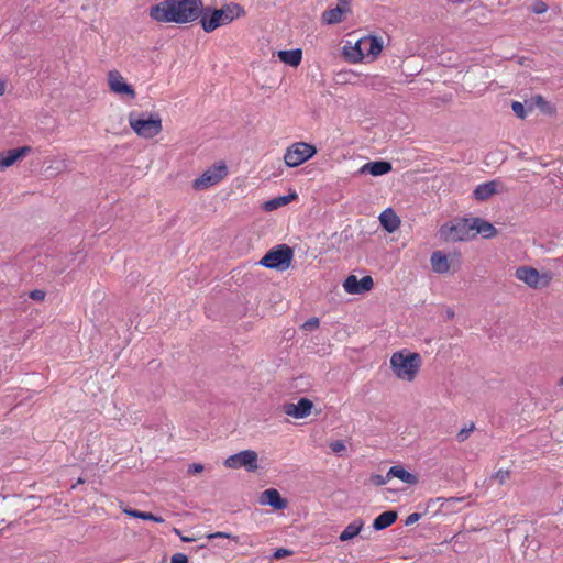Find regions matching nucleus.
I'll list each match as a JSON object with an SVG mask.
<instances>
[{
	"label": "nucleus",
	"instance_id": "obj_1",
	"mask_svg": "<svg viewBox=\"0 0 563 563\" xmlns=\"http://www.w3.org/2000/svg\"><path fill=\"white\" fill-rule=\"evenodd\" d=\"M202 14V0H162L150 8V18L159 23L187 24Z\"/></svg>",
	"mask_w": 563,
	"mask_h": 563
},
{
	"label": "nucleus",
	"instance_id": "obj_2",
	"mask_svg": "<svg viewBox=\"0 0 563 563\" xmlns=\"http://www.w3.org/2000/svg\"><path fill=\"white\" fill-rule=\"evenodd\" d=\"M243 13L244 11L242 7L233 2L223 5L221 9L203 7V14L200 16V24L205 32L211 33L218 27L231 23Z\"/></svg>",
	"mask_w": 563,
	"mask_h": 563
},
{
	"label": "nucleus",
	"instance_id": "obj_3",
	"mask_svg": "<svg viewBox=\"0 0 563 563\" xmlns=\"http://www.w3.org/2000/svg\"><path fill=\"white\" fill-rule=\"evenodd\" d=\"M390 367L397 378L412 382L421 367V356L406 350L395 352L390 357Z\"/></svg>",
	"mask_w": 563,
	"mask_h": 563
},
{
	"label": "nucleus",
	"instance_id": "obj_4",
	"mask_svg": "<svg viewBox=\"0 0 563 563\" xmlns=\"http://www.w3.org/2000/svg\"><path fill=\"white\" fill-rule=\"evenodd\" d=\"M383 51V40L374 35H367L360 38L353 46H345L344 54L352 63H358L363 59L375 60Z\"/></svg>",
	"mask_w": 563,
	"mask_h": 563
},
{
	"label": "nucleus",
	"instance_id": "obj_5",
	"mask_svg": "<svg viewBox=\"0 0 563 563\" xmlns=\"http://www.w3.org/2000/svg\"><path fill=\"white\" fill-rule=\"evenodd\" d=\"M129 124L133 132L143 139H153L163 130V121L157 112H130Z\"/></svg>",
	"mask_w": 563,
	"mask_h": 563
},
{
	"label": "nucleus",
	"instance_id": "obj_6",
	"mask_svg": "<svg viewBox=\"0 0 563 563\" xmlns=\"http://www.w3.org/2000/svg\"><path fill=\"white\" fill-rule=\"evenodd\" d=\"M440 235L448 242L470 241L475 238L472 219H457L445 223L440 229Z\"/></svg>",
	"mask_w": 563,
	"mask_h": 563
},
{
	"label": "nucleus",
	"instance_id": "obj_7",
	"mask_svg": "<svg viewBox=\"0 0 563 563\" xmlns=\"http://www.w3.org/2000/svg\"><path fill=\"white\" fill-rule=\"evenodd\" d=\"M228 175V166L220 161L208 167L198 178L192 181L195 190H205L220 183Z\"/></svg>",
	"mask_w": 563,
	"mask_h": 563
},
{
	"label": "nucleus",
	"instance_id": "obj_8",
	"mask_svg": "<svg viewBox=\"0 0 563 563\" xmlns=\"http://www.w3.org/2000/svg\"><path fill=\"white\" fill-rule=\"evenodd\" d=\"M515 276L518 280L534 289L548 287L552 280V273H540L531 266L518 267L515 272Z\"/></svg>",
	"mask_w": 563,
	"mask_h": 563
},
{
	"label": "nucleus",
	"instance_id": "obj_9",
	"mask_svg": "<svg viewBox=\"0 0 563 563\" xmlns=\"http://www.w3.org/2000/svg\"><path fill=\"white\" fill-rule=\"evenodd\" d=\"M316 153L317 148L313 145L306 142H296L284 154V163L289 167H296L307 162Z\"/></svg>",
	"mask_w": 563,
	"mask_h": 563
},
{
	"label": "nucleus",
	"instance_id": "obj_10",
	"mask_svg": "<svg viewBox=\"0 0 563 563\" xmlns=\"http://www.w3.org/2000/svg\"><path fill=\"white\" fill-rule=\"evenodd\" d=\"M430 264L432 271L437 274H446L451 269L455 272L461 266L460 254L449 256L442 251H434L430 256Z\"/></svg>",
	"mask_w": 563,
	"mask_h": 563
},
{
	"label": "nucleus",
	"instance_id": "obj_11",
	"mask_svg": "<svg viewBox=\"0 0 563 563\" xmlns=\"http://www.w3.org/2000/svg\"><path fill=\"white\" fill-rule=\"evenodd\" d=\"M257 460L258 455L255 451L243 450L227 457L224 465L229 468L244 467L247 472H255L258 468Z\"/></svg>",
	"mask_w": 563,
	"mask_h": 563
},
{
	"label": "nucleus",
	"instance_id": "obj_12",
	"mask_svg": "<svg viewBox=\"0 0 563 563\" xmlns=\"http://www.w3.org/2000/svg\"><path fill=\"white\" fill-rule=\"evenodd\" d=\"M108 85L109 89L120 96H129L130 99H134L136 97V92L131 85H129L120 71L110 70L108 73Z\"/></svg>",
	"mask_w": 563,
	"mask_h": 563
},
{
	"label": "nucleus",
	"instance_id": "obj_13",
	"mask_svg": "<svg viewBox=\"0 0 563 563\" xmlns=\"http://www.w3.org/2000/svg\"><path fill=\"white\" fill-rule=\"evenodd\" d=\"M373 287L374 280L369 275L361 279L355 275H349L343 282V288L350 295H362L372 290Z\"/></svg>",
	"mask_w": 563,
	"mask_h": 563
},
{
	"label": "nucleus",
	"instance_id": "obj_14",
	"mask_svg": "<svg viewBox=\"0 0 563 563\" xmlns=\"http://www.w3.org/2000/svg\"><path fill=\"white\" fill-rule=\"evenodd\" d=\"M313 404L308 398H300L297 404L284 405V412L296 419H303L311 413Z\"/></svg>",
	"mask_w": 563,
	"mask_h": 563
},
{
	"label": "nucleus",
	"instance_id": "obj_15",
	"mask_svg": "<svg viewBox=\"0 0 563 563\" xmlns=\"http://www.w3.org/2000/svg\"><path fill=\"white\" fill-rule=\"evenodd\" d=\"M501 188V183L499 180H490L484 184L476 186L473 191V197L477 201H485L489 199L492 196L498 194Z\"/></svg>",
	"mask_w": 563,
	"mask_h": 563
},
{
	"label": "nucleus",
	"instance_id": "obj_16",
	"mask_svg": "<svg viewBox=\"0 0 563 563\" xmlns=\"http://www.w3.org/2000/svg\"><path fill=\"white\" fill-rule=\"evenodd\" d=\"M31 152L30 146H22L0 153V170L13 165L19 158Z\"/></svg>",
	"mask_w": 563,
	"mask_h": 563
},
{
	"label": "nucleus",
	"instance_id": "obj_17",
	"mask_svg": "<svg viewBox=\"0 0 563 563\" xmlns=\"http://www.w3.org/2000/svg\"><path fill=\"white\" fill-rule=\"evenodd\" d=\"M351 13V8L336 5L335 8L325 10L321 15L323 24L333 25L341 23L345 14Z\"/></svg>",
	"mask_w": 563,
	"mask_h": 563
},
{
	"label": "nucleus",
	"instance_id": "obj_18",
	"mask_svg": "<svg viewBox=\"0 0 563 563\" xmlns=\"http://www.w3.org/2000/svg\"><path fill=\"white\" fill-rule=\"evenodd\" d=\"M258 264L266 268L279 269L282 267V244L274 246L267 252Z\"/></svg>",
	"mask_w": 563,
	"mask_h": 563
},
{
	"label": "nucleus",
	"instance_id": "obj_19",
	"mask_svg": "<svg viewBox=\"0 0 563 563\" xmlns=\"http://www.w3.org/2000/svg\"><path fill=\"white\" fill-rule=\"evenodd\" d=\"M391 170V164L386 161H375L364 164L360 168V174H371L373 176H382Z\"/></svg>",
	"mask_w": 563,
	"mask_h": 563
},
{
	"label": "nucleus",
	"instance_id": "obj_20",
	"mask_svg": "<svg viewBox=\"0 0 563 563\" xmlns=\"http://www.w3.org/2000/svg\"><path fill=\"white\" fill-rule=\"evenodd\" d=\"M472 227L473 232H475V236L481 234L485 239H490L497 234L496 228L490 222L481 218H473Z\"/></svg>",
	"mask_w": 563,
	"mask_h": 563
},
{
	"label": "nucleus",
	"instance_id": "obj_21",
	"mask_svg": "<svg viewBox=\"0 0 563 563\" xmlns=\"http://www.w3.org/2000/svg\"><path fill=\"white\" fill-rule=\"evenodd\" d=\"M379 221L382 227L389 233L395 232L400 225L399 217L390 208L380 213Z\"/></svg>",
	"mask_w": 563,
	"mask_h": 563
},
{
	"label": "nucleus",
	"instance_id": "obj_22",
	"mask_svg": "<svg viewBox=\"0 0 563 563\" xmlns=\"http://www.w3.org/2000/svg\"><path fill=\"white\" fill-rule=\"evenodd\" d=\"M258 501L261 505H268L277 510L282 509V496L275 488L264 490L261 494Z\"/></svg>",
	"mask_w": 563,
	"mask_h": 563
},
{
	"label": "nucleus",
	"instance_id": "obj_23",
	"mask_svg": "<svg viewBox=\"0 0 563 563\" xmlns=\"http://www.w3.org/2000/svg\"><path fill=\"white\" fill-rule=\"evenodd\" d=\"M397 520V512L393 510L384 511L374 519L373 528L383 530L391 526Z\"/></svg>",
	"mask_w": 563,
	"mask_h": 563
},
{
	"label": "nucleus",
	"instance_id": "obj_24",
	"mask_svg": "<svg viewBox=\"0 0 563 563\" xmlns=\"http://www.w3.org/2000/svg\"><path fill=\"white\" fill-rule=\"evenodd\" d=\"M389 476L393 478V477H396V478H399L400 481H402L404 483L406 484H409V485H415L418 483V477L406 471L404 467L401 466H391L389 468Z\"/></svg>",
	"mask_w": 563,
	"mask_h": 563
},
{
	"label": "nucleus",
	"instance_id": "obj_25",
	"mask_svg": "<svg viewBox=\"0 0 563 563\" xmlns=\"http://www.w3.org/2000/svg\"><path fill=\"white\" fill-rule=\"evenodd\" d=\"M364 521L362 519H355L351 523H349L345 529L341 532L339 539L340 541H349L356 537L363 529Z\"/></svg>",
	"mask_w": 563,
	"mask_h": 563
},
{
	"label": "nucleus",
	"instance_id": "obj_26",
	"mask_svg": "<svg viewBox=\"0 0 563 563\" xmlns=\"http://www.w3.org/2000/svg\"><path fill=\"white\" fill-rule=\"evenodd\" d=\"M260 49L262 52L263 57L267 58L271 62H275V57L277 56L282 59V49L278 47H274L271 43V40L263 37L260 43Z\"/></svg>",
	"mask_w": 563,
	"mask_h": 563
},
{
	"label": "nucleus",
	"instance_id": "obj_27",
	"mask_svg": "<svg viewBox=\"0 0 563 563\" xmlns=\"http://www.w3.org/2000/svg\"><path fill=\"white\" fill-rule=\"evenodd\" d=\"M302 59L301 48L284 51V64L297 67Z\"/></svg>",
	"mask_w": 563,
	"mask_h": 563
},
{
	"label": "nucleus",
	"instance_id": "obj_28",
	"mask_svg": "<svg viewBox=\"0 0 563 563\" xmlns=\"http://www.w3.org/2000/svg\"><path fill=\"white\" fill-rule=\"evenodd\" d=\"M124 514L131 516L133 518H139L142 520H151L157 523L164 522V518L153 515L152 512H144L136 509H124Z\"/></svg>",
	"mask_w": 563,
	"mask_h": 563
},
{
	"label": "nucleus",
	"instance_id": "obj_29",
	"mask_svg": "<svg viewBox=\"0 0 563 563\" xmlns=\"http://www.w3.org/2000/svg\"><path fill=\"white\" fill-rule=\"evenodd\" d=\"M329 448L335 454L342 455L346 451V444L343 440H334L329 443Z\"/></svg>",
	"mask_w": 563,
	"mask_h": 563
},
{
	"label": "nucleus",
	"instance_id": "obj_30",
	"mask_svg": "<svg viewBox=\"0 0 563 563\" xmlns=\"http://www.w3.org/2000/svg\"><path fill=\"white\" fill-rule=\"evenodd\" d=\"M282 206V196L275 197L271 200H267L263 203V209L265 211H273Z\"/></svg>",
	"mask_w": 563,
	"mask_h": 563
},
{
	"label": "nucleus",
	"instance_id": "obj_31",
	"mask_svg": "<svg viewBox=\"0 0 563 563\" xmlns=\"http://www.w3.org/2000/svg\"><path fill=\"white\" fill-rule=\"evenodd\" d=\"M391 477L389 476V471L387 472V474L384 476V475H380V474H374L371 476V483L376 485V486H383L385 485Z\"/></svg>",
	"mask_w": 563,
	"mask_h": 563
},
{
	"label": "nucleus",
	"instance_id": "obj_32",
	"mask_svg": "<svg viewBox=\"0 0 563 563\" xmlns=\"http://www.w3.org/2000/svg\"><path fill=\"white\" fill-rule=\"evenodd\" d=\"M53 169L55 174L62 173L67 169V162L66 159H57L53 162L52 165L47 167V170Z\"/></svg>",
	"mask_w": 563,
	"mask_h": 563
},
{
	"label": "nucleus",
	"instance_id": "obj_33",
	"mask_svg": "<svg viewBox=\"0 0 563 563\" xmlns=\"http://www.w3.org/2000/svg\"><path fill=\"white\" fill-rule=\"evenodd\" d=\"M474 429V423H471L470 427L461 429L460 432L456 434V440L459 442H464L465 440L468 439L470 434L473 432Z\"/></svg>",
	"mask_w": 563,
	"mask_h": 563
},
{
	"label": "nucleus",
	"instance_id": "obj_34",
	"mask_svg": "<svg viewBox=\"0 0 563 563\" xmlns=\"http://www.w3.org/2000/svg\"><path fill=\"white\" fill-rule=\"evenodd\" d=\"M294 251L290 246L284 244V271L287 269L292 261Z\"/></svg>",
	"mask_w": 563,
	"mask_h": 563
},
{
	"label": "nucleus",
	"instance_id": "obj_35",
	"mask_svg": "<svg viewBox=\"0 0 563 563\" xmlns=\"http://www.w3.org/2000/svg\"><path fill=\"white\" fill-rule=\"evenodd\" d=\"M511 109L512 111L515 112V114L520 118V119H525L526 118V109H525V106L519 102V101H514L512 104H511Z\"/></svg>",
	"mask_w": 563,
	"mask_h": 563
},
{
	"label": "nucleus",
	"instance_id": "obj_36",
	"mask_svg": "<svg viewBox=\"0 0 563 563\" xmlns=\"http://www.w3.org/2000/svg\"><path fill=\"white\" fill-rule=\"evenodd\" d=\"M320 325V320L317 317H312L302 324V329L307 331H313Z\"/></svg>",
	"mask_w": 563,
	"mask_h": 563
},
{
	"label": "nucleus",
	"instance_id": "obj_37",
	"mask_svg": "<svg viewBox=\"0 0 563 563\" xmlns=\"http://www.w3.org/2000/svg\"><path fill=\"white\" fill-rule=\"evenodd\" d=\"M510 476V473L509 471H506V470H499L497 471L493 477L499 483V484H504L506 483V481L509 478Z\"/></svg>",
	"mask_w": 563,
	"mask_h": 563
},
{
	"label": "nucleus",
	"instance_id": "obj_38",
	"mask_svg": "<svg viewBox=\"0 0 563 563\" xmlns=\"http://www.w3.org/2000/svg\"><path fill=\"white\" fill-rule=\"evenodd\" d=\"M548 10V5L545 2L543 1H536L532 7H531V11L536 14H541V13H544L547 12Z\"/></svg>",
	"mask_w": 563,
	"mask_h": 563
},
{
	"label": "nucleus",
	"instance_id": "obj_39",
	"mask_svg": "<svg viewBox=\"0 0 563 563\" xmlns=\"http://www.w3.org/2000/svg\"><path fill=\"white\" fill-rule=\"evenodd\" d=\"M46 292L42 289H34L29 292V297L35 301H43L45 299Z\"/></svg>",
	"mask_w": 563,
	"mask_h": 563
},
{
	"label": "nucleus",
	"instance_id": "obj_40",
	"mask_svg": "<svg viewBox=\"0 0 563 563\" xmlns=\"http://www.w3.org/2000/svg\"><path fill=\"white\" fill-rule=\"evenodd\" d=\"M421 518V515L419 512H412L410 514L406 520H405V525L406 526H410V525H413L416 523L419 519Z\"/></svg>",
	"mask_w": 563,
	"mask_h": 563
},
{
	"label": "nucleus",
	"instance_id": "obj_41",
	"mask_svg": "<svg viewBox=\"0 0 563 563\" xmlns=\"http://www.w3.org/2000/svg\"><path fill=\"white\" fill-rule=\"evenodd\" d=\"M203 465L200 463H192L188 466V473L190 474H197L201 473L203 471Z\"/></svg>",
	"mask_w": 563,
	"mask_h": 563
},
{
	"label": "nucleus",
	"instance_id": "obj_42",
	"mask_svg": "<svg viewBox=\"0 0 563 563\" xmlns=\"http://www.w3.org/2000/svg\"><path fill=\"white\" fill-rule=\"evenodd\" d=\"M216 538H232V536L228 532H222V531H219V532H214V533H210L207 536V539H216Z\"/></svg>",
	"mask_w": 563,
	"mask_h": 563
},
{
	"label": "nucleus",
	"instance_id": "obj_43",
	"mask_svg": "<svg viewBox=\"0 0 563 563\" xmlns=\"http://www.w3.org/2000/svg\"><path fill=\"white\" fill-rule=\"evenodd\" d=\"M297 198V194L292 190L288 192V195H284V206L294 201Z\"/></svg>",
	"mask_w": 563,
	"mask_h": 563
},
{
	"label": "nucleus",
	"instance_id": "obj_44",
	"mask_svg": "<svg viewBox=\"0 0 563 563\" xmlns=\"http://www.w3.org/2000/svg\"><path fill=\"white\" fill-rule=\"evenodd\" d=\"M180 540L184 542H194L197 540L195 537L180 536Z\"/></svg>",
	"mask_w": 563,
	"mask_h": 563
},
{
	"label": "nucleus",
	"instance_id": "obj_45",
	"mask_svg": "<svg viewBox=\"0 0 563 563\" xmlns=\"http://www.w3.org/2000/svg\"><path fill=\"white\" fill-rule=\"evenodd\" d=\"M338 1H339V5L351 8V3L353 0H338Z\"/></svg>",
	"mask_w": 563,
	"mask_h": 563
},
{
	"label": "nucleus",
	"instance_id": "obj_46",
	"mask_svg": "<svg viewBox=\"0 0 563 563\" xmlns=\"http://www.w3.org/2000/svg\"><path fill=\"white\" fill-rule=\"evenodd\" d=\"M273 558L278 559V560L282 559V548H278L274 551Z\"/></svg>",
	"mask_w": 563,
	"mask_h": 563
},
{
	"label": "nucleus",
	"instance_id": "obj_47",
	"mask_svg": "<svg viewBox=\"0 0 563 563\" xmlns=\"http://www.w3.org/2000/svg\"><path fill=\"white\" fill-rule=\"evenodd\" d=\"M4 93V84L0 82V96Z\"/></svg>",
	"mask_w": 563,
	"mask_h": 563
},
{
	"label": "nucleus",
	"instance_id": "obj_48",
	"mask_svg": "<svg viewBox=\"0 0 563 563\" xmlns=\"http://www.w3.org/2000/svg\"><path fill=\"white\" fill-rule=\"evenodd\" d=\"M448 317H449V318H453V317H454V312H453V310H448Z\"/></svg>",
	"mask_w": 563,
	"mask_h": 563
},
{
	"label": "nucleus",
	"instance_id": "obj_49",
	"mask_svg": "<svg viewBox=\"0 0 563 563\" xmlns=\"http://www.w3.org/2000/svg\"><path fill=\"white\" fill-rule=\"evenodd\" d=\"M174 532H175L176 534H178L179 537H180V536H183V534L180 533V530H179V529H177V528H174Z\"/></svg>",
	"mask_w": 563,
	"mask_h": 563
},
{
	"label": "nucleus",
	"instance_id": "obj_50",
	"mask_svg": "<svg viewBox=\"0 0 563 563\" xmlns=\"http://www.w3.org/2000/svg\"><path fill=\"white\" fill-rule=\"evenodd\" d=\"M290 553H291V552H289V551H287V550H285V549H284V551H283L284 556L289 555Z\"/></svg>",
	"mask_w": 563,
	"mask_h": 563
},
{
	"label": "nucleus",
	"instance_id": "obj_51",
	"mask_svg": "<svg viewBox=\"0 0 563 563\" xmlns=\"http://www.w3.org/2000/svg\"><path fill=\"white\" fill-rule=\"evenodd\" d=\"M84 482H85V481H84L82 478H79L77 483H78V484H82Z\"/></svg>",
	"mask_w": 563,
	"mask_h": 563
},
{
	"label": "nucleus",
	"instance_id": "obj_52",
	"mask_svg": "<svg viewBox=\"0 0 563 563\" xmlns=\"http://www.w3.org/2000/svg\"><path fill=\"white\" fill-rule=\"evenodd\" d=\"M560 384L563 385V376L560 379Z\"/></svg>",
	"mask_w": 563,
	"mask_h": 563
}]
</instances>
